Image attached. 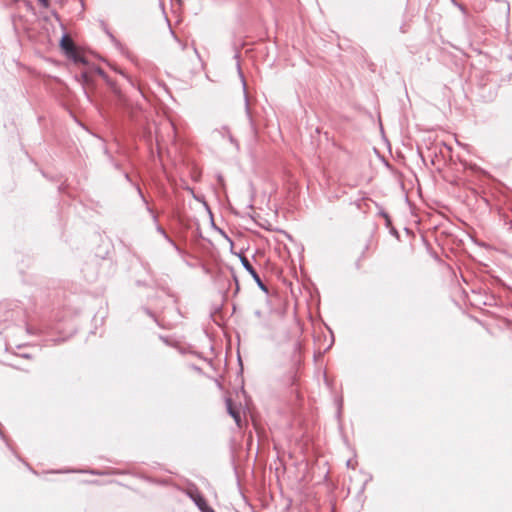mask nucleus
<instances>
[{
	"instance_id": "f257e3e1",
	"label": "nucleus",
	"mask_w": 512,
	"mask_h": 512,
	"mask_svg": "<svg viewBox=\"0 0 512 512\" xmlns=\"http://www.w3.org/2000/svg\"><path fill=\"white\" fill-rule=\"evenodd\" d=\"M191 498L201 512H215L199 494H191Z\"/></svg>"
},
{
	"instance_id": "f03ea898",
	"label": "nucleus",
	"mask_w": 512,
	"mask_h": 512,
	"mask_svg": "<svg viewBox=\"0 0 512 512\" xmlns=\"http://www.w3.org/2000/svg\"><path fill=\"white\" fill-rule=\"evenodd\" d=\"M240 261L243 265V267L246 269V271L257 281L259 286L264 289L263 284L261 283V280L257 274V272L254 270L248 259L244 256H240Z\"/></svg>"
},
{
	"instance_id": "7ed1b4c3",
	"label": "nucleus",
	"mask_w": 512,
	"mask_h": 512,
	"mask_svg": "<svg viewBox=\"0 0 512 512\" xmlns=\"http://www.w3.org/2000/svg\"><path fill=\"white\" fill-rule=\"evenodd\" d=\"M60 45L62 47V49L69 55H72L74 54V46H73V43L71 41V39L64 35L62 38H61V41H60Z\"/></svg>"
},
{
	"instance_id": "20e7f679",
	"label": "nucleus",
	"mask_w": 512,
	"mask_h": 512,
	"mask_svg": "<svg viewBox=\"0 0 512 512\" xmlns=\"http://www.w3.org/2000/svg\"><path fill=\"white\" fill-rule=\"evenodd\" d=\"M227 405H228V411H229V414L234 418L235 422L237 424H239L240 422V416L237 412H235L230 404V401H227Z\"/></svg>"
},
{
	"instance_id": "39448f33",
	"label": "nucleus",
	"mask_w": 512,
	"mask_h": 512,
	"mask_svg": "<svg viewBox=\"0 0 512 512\" xmlns=\"http://www.w3.org/2000/svg\"><path fill=\"white\" fill-rule=\"evenodd\" d=\"M237 69H238V72H239V75H240V78H241V81H242V85H243V89H244V93H246V82L244 80V76L241 72V69H240V65L239 63L237 64ZM245 101H247V94H245ZM248 106V102H246V107Z\"/></svg>"
},
{
	"instance_id": "423d86ee",
	"label": "nucleus",
	"mask_w": 512,
	"mask_h": 512,
	"mask_svg": "<svg viewBox=\"0 0 512 512\" xmlns=\"http://www.w3.org/2000/svg\"><path fill=\"white\" fill-rule=\"evenodd\" d=\"M39 2H40L43 6H47V5H48V0H39Z\"/></svg>"
}]
</instances>
